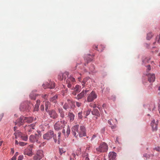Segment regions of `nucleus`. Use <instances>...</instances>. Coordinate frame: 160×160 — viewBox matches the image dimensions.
I'll list each match as a JSON object with an SVG mask.
<instances>
[{
	"instance_id": "1",
	"label": "nucleus",
	"mask_w": 160,
	"mask_h": 160,
	"mask_svg": "<svg viewBox=\"0 0 160 160\" xmlns=\"http://www.w3.org/2000/svg\"><path fill=\"white\" fill-rule=\"evenodd\" d=\"M43 138L44 139L47 140H49L53 138L55 142H56L57 141L56 135L54 133V131L52 130H50L43 134Z\"/></svg>"
},
{
	"instance_id": "2",
	"label": "nucleus",
	"mask_w": 160,
	"mask_h": 160,
	"mask_svg": "<svg viewBox=\"0 0 160 160\" xmlns=\"http://www.w3.org/2000/svg\"><path fill=\"white\" fill-rule=\"evenodd\" d=\"M66 123L67 122L64 120H61L60 122L58 121L55 123L54 126V129L58 131L64 128Z\"/></svg>"
},
{
	"instance_id": "3",
	"label": "nucleus",
	"mask_w": 160,
	"mask_h": 160,
	"mask_svg": "<svg viewBox=\"0 0 160 160\" xmlns=\"http://www.w3.org/2000/svg\"><path fill=\"white\" fill-rule=\"evenodd\" d=\"M108 149V146L107 144L104 142H102L99 146L96 148V150L98 153H99L101 152H106Z\"/></svg>"
},
{
	"instance_id": "4",
	"label": "nucleus",
	"mask_w": 160,
	"mask_h": 160,
	"mask_svg": "<svg viewBox=\"0 0 160 160\" xmlns=\"http://www.w3.org/2000/svg\"><path fill=\"white\" fill-rule=\"evenodd\" d=\"M35 124L33 123L28 126H26L25 127V129L28 134L33 132L35 130Z\"/></svg>"
},
{
	"instance_id": "5",
	"label": "nucleus",
	"mask_w": 160,
	"mask_h": 160,
	"mask_svg": "<svg viewBox=\"0 0 160 160\" xmlns=\"http://www.w3.org/2000/svg\"><path fill=\"white\" fill-rule=\"evenodd\" d=\"M44 156L42 151H37L36 154L33 157V160H40Z\"/></svg>"
},
{
	"instance_id": "6",
	"label": "nucleus",
	"mask_w": 160,
	"mask_h": 160,
	"mask_svg": "<svg viewBox=\"0 0 160 160\" xmlns=\"http://www.w3.org/2000/svg\"><path fill=\"white\" fill-rule=\"evenodd\" d=\"M33 145H29L24 151V154L29 156L32 155V148Z\"/></svg>"
},
{
	"instance_id": "7",
	"label": "nucleus",
	"mask_w": 160,
	"mask_h": 160,
	"mask_svg": "<svg viewBox=\"0 0 160 160\" xmlns=\"http://www.w3.org/2000/svg\"><path fill=\"white\" fill-rule=\"evenodd\" d=\"M97 95L95 92L92 91L88 96L87 99L88 102H91L96 98H97Z\"/></svg>"
},
{
	"instance_id": "8",
	"label": "nucleus",
	"mask_w": 160,
	"mask_h": 160,
	"mask_svg": "<svg viewBox=\"0 0 160 160\" xmlns=\"http://www.w3.org/2000/svg\"><path fill=\"white\" fill-rule=\"evenodd\" d=\"M39 136L36 134L35 135H31L29 138L30 142H36L38 143H40V142L38 141Z\"/></svg>"
},
{
	"instance_id": "9",
	"label": "nucleus",
	"mask_w": 160,
	"mask_h": 160,
	"mask_svg": "<svg viewBox=\"0 0 160 160\" xmlns=\"http://www.w3.org/2000/svg\"><path fill=\"white\" fill-rule=\"evenodd\" d=\"M78 135L80 137L85 136L86 135V130L85 127L83 126H81L80 127V130L78 132Z\"/></svg>"
},
{
	"instance_id": "10",
	"label": "nucleus",
	"mask_w": 160,
	"mask_h": 160,
	"mask_svg": "<svg viewBox=\"0 0 160 160\" xmlns=\"http://www.w3.org/2000/svg\"><path fill=\"white\" fill-rule=\"evenodd\" d=\"M79 127L78 125H76L73 126L72 128V133L76 137H77L78 136Z\"/></svg>"
},
{
	"instance_id": "11",
	"label": "nucleus",
	"mask_w": 160,
	"mask_h": 160,
	"mask_svg": "<svg viewBox=\"0 0 160 160\" xmlns=\"http://www.w3.org/2000/svg\"><path fill=\"white\" fill-rule=\"evenodd\" d=\"M48 113L50 118L53 119L57 118L58 115L55 110L52 109L48 111Z\"/></svg>"
},
{
	"instance_id": "12",
	"label": "nucleus",
	"mask_w": 160,
	"mask_h": 160,
	"mask_svg": "<svg viewBox=\"0 0 160 160\" xmlns=\"http://www.w3.org/2000/svg\"><path fill=\"white\" fill-rule=\"evenodd\" d=\"M26 118L23 116H21L16 121V123L19 126L22 125L25 122Z\"/></svg>"
},
{
	"instance_id": "13",
	"label": "nucleus",
	"mask_w": 160,
	"mask_h": 160,
	"mask_svg": "<svg viewBox=\"0 0 160 160\" xmlns=\"http://www.w3.org/2000/svg\"><path fill=\"white\" fill-rule=\"evenodd\" d=\"M158 123V120H157L155 122V120H153L151 122V124L152 128L153 131H156L158 130L157 126Z\"/></svg>"
},
{
	"instance_id": "14",
	"label": "nucleus",
	"mask_w": 160,
	"mask_h": 160,
	"mask_svg": "<svg viewBox=\"0 0 160 160\" xmlns=\"http://www.w3.org/2000/svg\"><path fill=\"white\" fill-rule=\"evenodd\" d=\"M68 72H65L64 73H60L58 75V78L60 80H62L63 79H66V77L68 76Z\"/></svg>"
},
{
	"instance_id": "15",
	"label": "nucleus",
	"mask_w": 160,
	"mask_h": 160,
	"mask_svg": "<svg viewBox=\"0 0 160 160\" xmlns=\"http://www.w3.org/2000/svg\"><path fill=\"white\" fill-rule=\"evenodd\" d=\"M46 85H47V86L46 87H45L44 84H43V87L45 89L47 88H49L50 89H52L53 88L55 87V85H54V83L51 82V81H49V83H46Z\"/></svg>"
},
{
	"instance_id": "16",
	"label": "nucleus",
	"mask_w": 160,
	"mask_h": 160,
	"mask_svg": "<svg viewBox=\"0 0 160 160\" xmlns=\"http://www.w3.org/2000/svg\"><path fill=\"white\" fill-rule=\"evenodd\" d=\"M109 160H116V153L113 152H110L108 154Z\"/></svg>"
},
{
	"instance_id": "17",
	"label": "nucleus",
	"mask_w": 160,
	"mask_h": 160,
	"mask_svg": "<svg viewBox=\"0 0 160 160\" xmlns=\"http://www.w3.org/2000/svg\"><path fill=\"white\" fill-rule=\"evenodd\" d=\"M19 108L20 111H26L28 110L29 107L28 105L23 103L21 104Z\"/></svg>"
},
{
	"instance_id": "18",
	"label": "nucleus",
	"mask_w": 160,
	"mask_h": 160,
	"mask_svg": "<svg viewBox=\"0 0 160 160\" xmlns=\"http://www.w3.org/2000/svg\"><path fill=\"white\" fill-rule=\"evenodd\" d=\"M148 80L150 82H153L155 80V74H149L148 75Z\"/></svg>"
},
{
	"instance_id": "19",
	"label": "nucleus",
	"mask_w": 160,
	"mask_h": 160,
	"mask_svg": "<svg viewBox=\"0 0 160 160\" xmlns=\"http://www.w3.org/2000/svg\"><path fill=\"white\" fill-rule=\"evenodd\" d=\"M75 115L72 112H69L68 114V117L69 118V122H73L75 118Z\"/></svg>"
},
{
	"instance_id": "20",
	"label": "nucleus",
	"mask_w": 160,
	"mask_h": 160,
	"mask_svg": "<svg viewBox=\"0 0 160 160\" xmlns=\"http://www.w3.org/2000/svg\"><path fill=\"white\" fill-rule=\"evenodd\" d=\"M58 111L60 114V116L62 118H63L65 117L64 112L62 108H58Z\"/></svg>"
},
{
	"instance_id": "21",
	"label": "nucleus",
	"mask_w": 160,
	"mask_h": 160,
	"mask_svg": "<svg viewBox=\"0 0 160 160\" xmlns=\"http://www.w3.org/2000/svg\"><path fill=\"white\" fill-rule=\"evenodd\" d=\"M95 47V49H98L99 48V49H97V50L99 52H102L103 51L104 48V46L102 45H99L98 46L96 45H94Z\"/></svg>"
},
{
	"instance_id": "22",
	"label": "nucleus",
	"mask_w": 160,
	"mask_h": 160,
	"mask_svg": "<svg viewBox=\"0 0 160 160\" xmlns=\"http://www.w3.org/2000/svg\"><path fill=\"white\" fill-rule=\"evenodd\" d=\"M85 95L84 91L83 90L80 93L77 95L76 98L78 100L81 99Z\"/></svg>"
},
{
	"instance_id": "23",
	"label": "nucleus",
	"mask_w": 160,
	"mask_h": 160,
	"mask_svg": "<svg viewBox=\"0 0 160 160\" xmlns=\"http://www.w3.org/2000/svg\"><path fill=\"white\" fill-rule=\"evenodd\" d=\"M92 113L93 115H95L97 117H100V114L98 109H94L92 112Z\"/></svg>"
},
{
	"instance_id": "24",
	"label": "nucleus",
	"mask_w": 160,
	"mask_h": 160,
	"mask_svg": "<svg viewBox=\"0 0 160 160\" xmlns=\"http://www.w3.org/2000/svg\"><path fill=\"white\" fill-rule=\"evenodd\" d=\"M153 36V34L151 32H149L147 34L146 39L147 40H150Z\"/></svg>"
},
{
	"instance_id": "25",
	"label": "nucleus",
	"mask_w": 160,
	"mask_h": 160,
	"mask_svg": "<svg viewBox=\"0 0 160 160\" xmlns=\"http://www.w3.org/2000/svg\"><path fill=\"white\" fill-rule=\"evenodd\" d=\"M81 87L79 85H76L74 88H73L72 89L74 90L77 92H79L80 91Z\"/></svg>"
},
{
	"instance_id": "26",
	"label": "nucleus",
	"mask_w": 160,
	"mask_h": 160,
	"mask_svg": "<svg viewBox=\"0 0 160 160\" xmlns=\"http://www.w3.org/2000/svg\"><path fill=\"white\" fill-rule=\"evenodd\" d=\"M25 122L28 123L32 122L33 120V118L32 117H25Z\"/></svg>"
},
{
	"instance_id": "27",
	"label": "nucleus",
	"mask_w": 160,
	"mask_h": 160,
	"mask_svg": "<svg viewBox=\"0 0 160 160\" xmlns=\"http://www.w3.org/2000/svg\"><path fill=\"white\" fill-rule=\"evenodd\" d=\"M75 81V78L72 76H70V77L68 78L67 80H66V82H71L73 83Z\"/></svg>"
},
{
	"instance_id": "28",
	"label": "nucleus",
	"mask_w": 160,
	"mask_h": 160,
	"mask_svg": "<svg viewBox=\"0 0 160 160\" xmlns=\"http://www.w3.org/2000/svg\"><path fill=\"white\" fill-rule=\"evenodd\" d=\"M58 96L57 95H55L54 96L51 98L50 99V101L51 102H54L55 103L56 100L58 98Z\"/></svg>"
},
{
	"instance_id": "29",
	"label": "nucleus",
	"mask_w": 160,
	"mask_h": 160,
	"mask_svg": "<svg viewBox=\"0 0 160 160\" xmlns=\"http://www.w3.org/2000/svg\"><path fill=\"white\" fill-rule=\"evenodd\" d=\"M36 96V94H34L33 92H32L30 95V97L32 99L35 100Z\"/></svg>"
},
{
	"instance_id": "30",
	"label": "nucleus",
	"mask_w": 160,
	"mask_h": 160,
	"mask_svg": "<svg viewBox=\"0 0 160 160\" xmlns=\"http://www.w3.org/2000/svg\"><path fill=\"white\" fill-rule=\"evenodd\" d=\"M14 134L15 136V138H17L18 137H20L22 136V133L19 131H17L14 133Z\"/></svg>"
},
{
	"instance_id": "31",
	"label": "nucleus",
	"mask_w": 160,
	"mask_h": 160,
	"mask_svg": "<svg viewBox=\"0 0 160 160\" xmlns=\"http://www.w3.org/2000/svg\"><path fill=\"white\" fill-rule=\"evenodd\" d=\"M45 110L47 111L48 108L50 106V103L48 101H46L45 102Z\"/></svg>"
},
{
	"instance_id": "32",
	"label": "nucleus",
	"mask_w": 160,
	"mask_h": 160,
	"mask_svg": "<svg viewBox=\"0 0 160 160\" xmlns=\"http://www.w3.org/2000/svg\"><path fill=\"white\" fill-rule=\"evenodd\" d=\"M70 128L69 126V125H68L67 127V129L66 131V135H65V137H68L69 134L70 133Z\"/></svg>"
},
{
	"instance_id": "33",
	"label": "nucleus",
	"mask_w": 160,
	"mask_h": 160,
	"mask_svg": "<svg viewBox=\"0 0 160 160\" xmlns=\"http://www.w3.org/2000/svg\"><path fill=\"white\" fill-rule=\"evenodd\" d=\"M90 78L88 77H87L85 78L82 82V85L83 87H84V84Z\"/></svg>"
},
{
	"instance_id": "34",
	"label": "nucleus",
	"mask_w": 160,
	"mask_h": 160,
	"mask_svg": "<svg viewBox=\"0 0 160 160\" xmlns=\"http://www.w3.org/2000/svg\"><path fill=\"white\" fill-rule=\"evenodd\" d=\"M82 111L79 112L78 114V119H81L82 118Z\"/></svg>"
},
{
	"instance_id": "35",
	"label": "nucleus",
	"mask_w": 160,
	"mask_h": 160,
	"mask_svg": "<svg viewBox=\"0 0 160 160\" xmlns=\"http://www.w3.org/2000/svg\"><path fill=\"white\" fill-rule=\"evenodd\" d=\"M59 152L60 155H61L63 153H64L66 152V151L63 148H59Z\"/></svg>"
},
{
	"instance_id": "36",
	"label": "nucleus",
	"mask_w": 160,
	"mask_h": 160,
	"mask_svg": "<svg viewBox=\"0 0 160 160\" xmlns=\"http://www.w3.org/2000/svg\"><path fill=\"white\" fill-rule=\"evenodd\" d=\"M39 105L38 103H36L35 106V107L34 108V110L35 111H38V108H39Z\"/></svg>"
},
{
	"instance_id": "37",
	"label": "nucleus",
	"mask_w": 160,
	"mask_h": 160,
	"mask_svg": "<svg viewBox=\"0 0 160 160\" xmlns=\"http://www.w3.org/2000/svg\"><path fill=\"white\" fill-rule=\"evenodd\" d=\"M67 84V86L68 88H71L72 87V83L71 82H66Z\"/></svg>"
},
{
	"instance_id": "38",
	"label": "nucleus",
	"mask_w": 160,
	"mask_h": 160,
	"mask_svg": "<svg viewBox=\"0 0 160 160\" xmlns=\"http://www.w3.org/2000/svg\"><path fill=\"white\" fill-rule=\"evenodd\" d=\"M156 39L157 40L158 43H160V34L156 37Z\"/></svg>"
},
{
	"instance_id": "39",
	"label": "nucleus",
	"mask_w": 160,
	"mask_h": 160,
	"mask_svg": "<svg viewBox=\"0 0 160 160\" xmlns=\"http://www.w3.org/2000/svg\"><path fill=\"white\" fill-rule=\"evenodd\" d=\"M19 144L21 146H24L25 145H26L27 144V143L23 142H19Z\"/></svg>"
},
{
	"instance_id": "40",
	"label": "nucleus",
	"mask_w": 160,
	"mask_h": 160,
	"mask_svg": "<svg viewBox=\"0 0 160 160\" xmlns=\"http://www.w3.org/2000/svg\"><path fill=\"white\" fill-rule=\"evenodd\" d=\"M149 61V58H146L145 59L143 60L142 62L143 63H145L146 62L148 63Z\"/></svg>"
},
{
	"instance_id": "41",
	"label": "nucleus",
	"mask_w": 160,
	"mask_h": 160,
	"mask_svg": "<svg viewBox=\"0 0 160 160\" xmlns=\"http://www.w3.org/2000/svg\"><path fill=\"white\" fill-rule=\"evenodd\" d=\"M90 112H91V110L88 109V110L86 111L85 115L87 116H88V115H89L90 114Z\"/></svg>"
},
{
	"instance_id": "42",
	"label": "nucleus",
	"mask_w": 160,
	"mask_h": 160,
	"mask_svg": "<svg viewBox=\"0 0 160 160\" xmlns=\"http://www.w3.org/2000/svg\"><path fill=\"white\" fill-rule=\"evenodd\" d=\"M21 138L23 140L25 141H27L28 139L27 136H24V137H22V136H21Z\"/></svg>"
},
{
	"instance_id": "43",
	"label": "nucleus",
	"mask_w": 160,
	"mask_h": 160,
	"mask_svg": "<svg viewBox=\"0 0 160 160\" xmlns=\"http://www.w3.org/2000/svg\"><path fill=\"white\" fill-rule=\"evenodd\" d=\"M68 108V106L67 104L65 103L64 104L63 106V108L65 109V110H66L67 108Z\"/></svg>"
},
{
	"instance_id": "44",
	"label": "nucleus",
	"mask_w": 160,
	"mask_h": 160,
	"mask_svg": "<svg viewBox=\"0 0 160 160\" xmlns=\"http://www.w3.org/2000/svg\"><path fill=\"white\" fill-rule=\"evenodd\" d=\"M82 103L78 102H76V105L77 107H79L81 106Z\"/></svg>"
},
{
	"instance_id": "45",
	"label": "nucleus",
	"mask_w": 160,
	"mask_h": 160,
	"mask_svg": "<svg viewBox=\"0 0 160 160\" xmlns=\"http://www.w3.org/2000/svg\"><path fill=\"white\" fill-rule=\"evenodd\" d=\"M85 60L86 61L87 64L92 61V59L90 58H88L87 59H85Z\"/></svg>"
},
{
	"instance_id": "46",
	"label": "nucleus",
	"mask_w": 160,
	"mask_h": 160,
	"mask_svg": "<svg viewBox=\"0 0 160 160\" xmlns=\"http://www.w3.org/2000/svg\"><path fill=\"white\" fill-rule=\"evenodd\" d=\"M61 135V133L60 132H58V140H59L60 139V137Z\"/></svg>"
},
{
	"instance_id": "47",
	"label": "nucleus",
	"mask_w": 160,
	"mask_h": 160,
	"mask_svg": "<svg viewBox=\"0 0 160 160\" xmlns=\"http://www.w3.org/2000/svg\"><path fill=\"white\" fill-rule=\"evenodd\" d=\"M23 158V156L22 155H20L18 158V160H22Z\"/></svg>"
},
{
	"instance_id": "48",
	"label": "nucleus",
	"mask_w": 160,
	"mask_h": 160,
	"mask_svg": "<svg viewBox=\"0 0 160 160\" xmlns=\"http://www.w3.org/2000/svg\"><path fill=\"white\" fill-rule=\"evenodd\" d=\"M154 149L158 152H159L160 151V148L159 147H156Z\"/></svg>"
},
{
	"instance_id": "49",
	"label": "nucleus",
	"mask_w": 160,
	"mask_h": 160,
	"mask_svg": "<svg viewBox=\"0 0 160 160\" xmlns=\"http://www.w3.org/2000/svg\"><path fill=\"white\" fill-rule=\"evenodd\" d=\"M16 156L14 155L11 159H10L9 160H16Z\"/></svg>"
},
{
	"instance_id": "50",
	"label": "nucleus",
	"mask_w": 160,
	"mask_h": 160,
	"mask_svg": "<svg viewBox=\"0 0 160 160\" xmlns=\"http://www.w3.org/2000/svg\"><path fill=\"white\" fill-rule=\"evenodd\" d=\"M147 70L148 71H149L151 70V67L150 65H148L147 67Z\"/></svg>"
},
{
	"instance_id": "51",
	"label": "nucleus",
	"mask_w": 160,
	"mask_h": 160,
	"mask_svg": "<svg viewBox=\"0 0 160 160\" xmlns=\"http://www.w3.org/2000/svg\"><path fill=\"white\" fill-rule=\"evenodd\" d=\"M116 127V125H114L113 126H111V128L112 129H115Z\"/></svg>"
},
{
	"instance_id": "52",
	"label": "nucleus",
	"mask_w": 160,
	"mask_h": 160,
	"mask_svg": "<svg viewBox=\"0 0 160 160\" xmlns=\"http://www.w3.org/2000/svg\"><path fill=\"white\" fill-rule=\"evenodd\" d=\"M78 92H77L76 91H74L72 92V94L73 95H76L77 94V93Z\"/></svg>"
},
{
	"instance_id": "53",
	"label": "nucleus",
	"mask_w": 160,
	"mask_h": 160,
	"mask_svg": "<svg viewBox=\"0 0 160 160\" xmlns=\"http://www.w3.org/2000/svg\"><path fill=\"white\" fill-rule=\"evenodd\" d=\"M144 156L145 157H146V159H147L149 157L148 155H147V154H146L145 155H144Z\"/></svg>"
},
{
	"instance_id": "54",
	"label": "nucleus",
	"mask_w": 160,
	"mask_h": 160,
	"mask_svg": "<svg viewBox=\"0 0 160 160\" xmlns=\"http://www.w3.org/2000/svg\"><path fill=\"white\" fill-rule=\"evenodd\" d=\"M62 132L63 134L65 136V135H66L65 133V130L64 129H63L62 130Z\"/></svg>"
},
{
	"instance_id": "55",
	"label": "nucleus",
	"mask_w": 160,
	"mask_h": 160,
	"mask_svg": "<svg viewBox=\"0 0 160 160\" xmlns=\"http://www.w3.org/2000/svg\"><path fill=\"white\" fill-rule=\"evenodd\" d=\"M41 109L42 110H44V108L43 105H42L41 107Z\"/></svg>"
},
{
	"instance_id": "56",
	"label": "nucleus",
	"mask_w": 160,
	"mask_h": 160,
	"mask_svg": "<svg viewBox=\"0 0 160 160\" xmlns=\"http://www.w3.org/2000/svg\"><path fill=\"white\" fill-rule=\"evenodd\" d=\"M146 47L147 48H148L149 47V44H148L147 43H146Z\"/></svg>"
},
{
	"instance_id": "57",
	"label": "nucleus",
	"mask_w": 160,
	"mask_h": 160,
	"mask_svg": "<svg viewBox=\"0 0 160 160\" xmlns=\"http://www.w3.org/2000/svg\"><path fill=\"white\" fill-rule=\"evenodd\" d=\"M108 123H109V125H112V124L111 122L110 121L108 120Z\"/></svg>"
},
{
	"instance_id": "58",
	"label": "nucleus",
	"mask_w": 160,
	"mask_h": 160,
	"mask_svg": "<svg viewBox=\"0 0 160 160\" xmlns=\"http://www.w3.org/2000/svg\"><path fill=\"white\" fill-rule=\"evenodd\" d=\"M47 96V94H45L44 96H42V97L44 98L45 99L46 98V97Z\"/></svg>"
},
{
	"instance_id": "59",
	"label": "nucleus",
	"mask_w": 160,
	"mask_h": 160,
	"mask_svg": "<svg viewBox=\"0 0 160 160\" xmlns=\"http://www.w3.org/2000/svg\"><path fill=\"white\" fill-rule=\"evenodd\" d=\"M89 90H86L85 91H84L85 92V94H86L87 92H88L89 91Z\"/></svg>"
},
{
	"instance_id": "60",
	"label": "nucleus",
	"mask_w": 160,
	"mask_h": 160,
	"mask_svg": "<svg viewBox=\"0 0 160 160\" xmlns=\"http://www.w3.org/2000/svg\"><path fill=\"white\" fill-rule=\"evenodd\" d=\"M40 103V101L39 100H37V103H38L39 105Z\"/></svg>"
},
{
	"instance_id": "61",
	"label": "nucleus",
	"mask_w": 160,
	"mask_h": 160,
	"mask_svg": "<svg viewBox=\"0 0 160 160\" xmlns=\"http://www.w3.org/2000/svg\"><path fill=\"white\" fill-rule=\"evenodd\" d=\"M11 152L12 153H14V150L12 149V148L11 149Z\"/></svg>"
},
{
	"instance_id": "62",
	"label": "nucleus",
	"mask_w": 160,
	"mask_h": 160,
	"mask_svg": "<svg viewBox=\"0 0 160 160\" xmlns=\"http://www.w3.org/2000/svg\"><path fill=\"white\" fill-rule=\"evenodd\" d=\"M85 160H89V158L88 157H86L85 158Z\"/></svg>"
},
{
	"instance_id": "63",
	"label": "nucleus",
	"mask_w": 160,
	"mask_h": 160,
	"mask_svg": "<svg viewBox=\"0 0 160 160\" xmlns=\"http://www.w3.org/2000/svg\"><path fill=\"white\" fill-rule=\"evenodd\" d=\"M106 106V105L105 104H103L102 105V107H103V108H104Z\"/></svg>"
},
{
	"instance_id": "64",
	"label": "nucleus",
	"mask_w": 160,
	"mask_h": 160,
	"mask_svg": "<svg viewBox=\"0 0 160 160\" xmlns=\"http://www.w3.org/2000/svg\"><path fill=\"white\" fill-rule=\"evenodd\" d=\"M15 144H18V141L17 140H16L15 142Z\"/></svg>"
}]
</instances>
